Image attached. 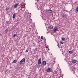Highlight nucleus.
Segmentation results:
<instances>
[{
  "label": "nucleus",
  "instance_id": "obj_10",
  "mask_svg": "<svg viewBox=\"0 0 78 78\" xmlns=\"http://www.w3.org/2000/svg\"><path fill=\"white\" fill-rule=\"evenodd\" d=\"M75 11H76V12H78V6H77V7H76V9H75Z\"/></svg>",
  "mask_w": 78,
  "mask_h": 78
},
{
  "label": "nucleus",
  "instance_id": "obj_24",
  "mask_svg": "<svg viewBox=\"0 0 78 78\" xmlns=\"http://www.w3.org/2000/svg\"><path fill=\"white\" fill-rule=\"evenodd\" d=\"M28 50H26V53H27V52H28Z\"/></svg>",
  "mask_w": 78,
  "mask_h": 78
},
{
  "label": "nucleus",
  "instance_id": "obj_4",
  "mask_svg": "<svg viewBox=\"0 0 78 78\" xmlns=\"http://www.w3.org/2000/svg\"><path fill=\"white\" fill-rule=\"evenodd\" d=\"M46 71L47 72H51V69L50 68H48Z\"/></svg>",
  "mask_w": 78,
  "mask_h": 78
},
{
  "label": "nucleus",
  "instance_id": "obj_17",
  "mask_svg": "<svg viewBox=\"0 0 78 78\" xmlns=\"http://www.w3.org/2000/svg\"><path fill=\"white\" fill-rule=\"evenodd\" d=\"M5 10L6 11H8V10H9V8H6L5 9Z\"/></svg>",
  "mask_w": 78,
  "mask_h": 78
},
{
  "label": "nucleus",
  "instance_id": "obj_29",
  "mask_svg": "<svg viewBox=\"0 0 78 78\" xmlns=\"http://www.w3.org/2000/svg\"><path fill=\"white\" fill-rule=\"evenodd\" d=\"M42 18V19H43V18Z\"/></svg>",
  "mask_w": 78,
  "mask_h": 78
},
{
  "label": "nucleus",
  "instance_id": "obj_13",
  "mask_svg": "<svg viewBox=\"0 0 78 78\" xmlns=\"http://www.w3.org/2000/svg\"><path fill=\"white\" fill-rule=\"evenodd\" d=\"M17 36V35L16 34H14V35H13V37H16Z\"/></svg>",
  "mask_w": 78,
  "mask_h": 78
},
{
  "label": "nucleus",
  "instance_id": "obj_20",
  "mask_svg": "<svg viewBox=\"0 0 78 78\" xmlns=\"http://www.w3.org/2000/svg\"><path fill=\"white\" fill-rule=\"evenodd\" d=\"M60 44H64V42H62V41H61Z\"/></svg>",
  "mask_w": 78,
  "mask_h": 78
},
{
  "label": "nucleus",
  "instance_id": "obj_5",
  "mask_svg": "<svg viewBox=\"0 0 78 78\" xmlns=\"http://www.w3.org/2000/svg\"><path fill=\"white\" fill-rule=\"evenodd\" d=\"M77 61L76 60H73L72 61V63L75 64L76 62Z\"/></svg>",
  "mask_w": 78,
  "mask_h": 78
},
{
  "label": "nucleus",
  "instance_id": "obj_6",
  "mask_svg": "<svg viewBox=\"0 0 78 78\" xmlns=\"http://www.w3.org/2000/svg\"><path fill=\"white\" fill-rule=\"evenodd\" d=\"M42 65L43 66H45L46 65V61H44L42 62Z\"/></svg>",
  "mask_w": 78,
  "mask_h": 78
},
{
  "label": "nucleus",
  "instance_id": "obj_23",
  "mask_svg": "<svg viewBox=\"0 0 78 78\" xmlns=\"http://www.w3.org/2000/svg\"><path fill=\"white\" fill-rule=\"evenodd\" d=\"M40 65V64H38V66H37V67H39L40 66V65Z\"/></svg>",
  "mask_w": 78,
  "mask_h": 78
},
{
  "label": "nucleus",
  "instance_id": "obj_8",
  "mask_svg": "<svg viewBox=\"0 0 78 78\" xmlns=\"http://www.w3.org/2000/svg\"><path fill=\"white\" fill-rule=\"evenodd\" d=\"M16 14H17V13H16V14L15 13H14L13 14V15L12 16V18H13V19H15V18H16Z\"/></svg>",
  "mask_w": 78,
  "mask_h": 78
},
{
  "label": "nucleus",
  "instance_id": "obj_11",
  "mask_svg": "<svg viewBox=\"0 0 78 78\" xmlns=\"http://www.w3.org/2000/svg\"><path fill=\"white\" fill-rule=\"evenodd\" d=\"M49 28L50 29H53V26L52 25H51L49 27Z\"/></svg>",
  "mask_w": 78,
  "mask_h": 78
},
{
  "label": "nucleus",
  "instance_id": "obj_25",
  "mask_svg": "<svg viewBox=\"0 0 78 78\" xmlns=\"http://www.w3.org/2000/svg\"><path fill=\"white\" fill-rule=\"evenodd\" d=\"M8 23H9V22L8 21H6V23L8 24Z\"/></svg>",
  "mask_w": 78,
  "mask_h": 78
},
{
  "label": "nucleus",
  "instance_id": "obj_15",
  "mask_svg": "<svg viewBox=\"0 0 78 78\" xmlns=\"http://www.w3.org/2000/svg\"><path fill=\"white\" fill-rule=\"evenodd\" d=\"M62 41H64L65 40V38L64 37H62Z\"/></svg>",
  "mask_w": 78,
  "mask_h": 78
},
{
  "label": "nucleus",
  "instance_id": "obj_16",
  "mask_svg": "<svg viewBox=\"0 0 78 78\" xmlns=\"http://www.w3.org/2000/svg\"><path fill=\"white\" fill-rule=\"evenodd\" d=\"M16 62H17V61H16V60H14L13 61V63H16Z\"/></svg>",
  "mask_w": 78,
  "mask_h": 78
},
{
  "label": "nucleus",
  "instance_id": "obj_21",
  "mask_svg": "<svg viewBox=\"0 0 78 78\" xmlns=\"http://www.w3.org/2000/svg\"><path fill=\"white\" fill-rule=\"evenodd\" d=\"M58 44L57 45V46L58 47H59V43H58V42H57Z\"/></svg>",
  "mask_w": 78,
  "mask_h": 78
},
{
  "label": "nucleus",
  "instance_id": "obj_1",
  "mask_svg": "<svg viewBox=\"0 0 78 78\" xmlns=\"http://www.w3.org/2000/svg\"><path fill=\"white\" fill-rule=\"evenodd\" d=\"M25 58H23L20 62V65L22 64H24L25 63Z\"/></svg>",
  "mask_w": 78,
  "mask_h": 78
},
{
  "label": "nucleus",
  "instance_id": "obj_18",
  "mask_svg": "<svg viewBox=\"0 0 78 78\" xmlns=\"http://www.w3.org/2000/svg\"><path fill=\"white\" fill-rule=\"evenodd\" d=\"M69 53L70 54H72V51H69Z\"/></svg>",
  "mask_w": 78,
  "mask_h": 78
},
{
  "label": "nucleus",
  "instance_id": "obj_19",
  "mask_svg": "<svg viewBox=\"0 0 78 78\" xmlns=\"http://www.w3.org/2000/svg\"><path fill=\"white\" fill-rule=\"evenodd\" d=\"M44 39V37H43L42 36H41V39Z\"/></svg>",
  "mask_w": 78,
  "mask_h": 78
},
{
  "label": "nucleus",
  "instance_id": "obj_27",
  "mask_svg": "<svg viewBox=\"0 0 78 78\" xmlns=\"http://www.w3.org/2000/svg\"><path fill=\"white\" fill-rule=\"evenodd\" d=\"M35 5H37V2H36V3H35Z\"/></svg>",
  "mask_w": 78,
  "mask_h": 78
},
{
  "label": "nucleus",
  "instance_id": "obj_26",
  "mask_svg": "<svg viewBox=\"0 0 78 78\" xmlns=\"http://www.w3.org/2000/svg\"><path fill=\"white\" fill-rule=\"evenodd\" d=\"M20 7L21 8H22V5H21L20 6Z\"/></svg>",
  "mask_w": 78,
  "mask_h": 78
},
{
  "label": "nucleus",
  "instance_id": "obj_12",
  "mask_svg": "<svg viewBox=\"0 0 78 78\" xmlns=\"http://www.w3.org/2000/svg\"><path fill=\"white\" fill-rule=\"evenodd\" d=\"M48 12L50 13H51L52 12V10L51 9H49L48 10Z\"/></svg>",
  "mask_w": 78,
  "mask_h": 78
},
{
  "label": "nucleus",
  "instance_id": "obj_2",
  "mask_svg": "<svg viewBox=\"0 0 78 78\" xmlns=\"http://www.w3.org/2000/svg\"><path fill=\"white\" fill-rule=\"evenodd\" d=\"M62 17L64 18H66L67 19V16L66 14H62Z\"/></svg>",
  "mask_w": 78,
  "mask_h": 78
},
{
  "label": "nucleus",
  "instance_id": "obj_14",
  "mask_svg": "<svg viewBox=\"0 0 78 78\" xmlns=\"http://www.w3.org/2000/svg\"><path fill=\"white\" fill-rule=\"evenodd\" d=\"M8 29H7L5 30V33H7L8 32Z\"/></svg>",
  "mask_w": 78,
  "mask_h": 78
},
{
  "label": "nucleus",
  "instance_id": "obj_3",
  "mask_svg": "<svg viewBox=\"0 0 78 78\" xmlns=\"http://www.w3.org/2000/svg\"><path fill=\"white\" fill-rule=\"evenodd\" d=\"M42 61V60H41V58H39L38 61V64H39L41 65V61Z\"/></svg>",
  "mask_w": 78,
  "mask_h": 78
},
{
  "label": "nucleus",
  "instance_id": "obj_22",
  "mask_svg": "<svg viewBox=\"0 0 78 78\" xmlns=\"http://www.w3.org/2000/svg\"><path fill=\"white\" fill-rule=\"evenodd\" d=\"M39 9L41 10H42V8H41V7H40L39 8Z\"/></svg>",
  "mask_w": 78,
  "mask_h": 78
},
{
  "label": "nucleus",
  "instance_id": "obj_7",
  "mask_svg": "<svg viewBox=\"0 0 78 78\" xmlns=\"http://www.w3.org/2000/svg\"><path fill=\"white\" fill-rule=\"evenodd\" d=\"M57 30H58V28L57 27H55L54 31V32H56V31H57Z\"/></svg>",
  "mask_w": 78,
  "mask_h": 78
},
{
  "label": "nucleus",
  "instance_id": "obj_9",
  "mask_svg": "<svg viewBox=\"0 0 78 78\" xmlns=\"http://www.w3.org/2000/svg\"><path fill=\"white\" fill-rule=\"evenodd\" d=\"M17 6H18V4L16 3L15 4V5H14V8H16L17 7Z\"/></svg>",
  "mask_w": 78,
  "mask_h": 78
},
{
  "label": "nucleus",
  "instance_id": "obj_28",
  "mask_svg": "<svg viewBox=\"0 0 78 78\" xmlns=\"http://www.w3.org/2000/svg\"><path fill=\"white\" fill-rule=\"evenodd\" d=\"M37 2H39V0H37Z\"/></svg>",
  "mask_w": 78,
  "mask_h": 78
}]
</instances>
